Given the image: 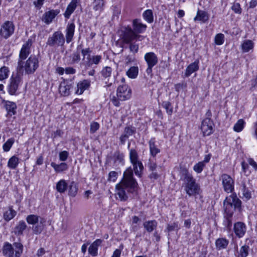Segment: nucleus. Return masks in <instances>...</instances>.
Returning <instances> with one entry per match:
<instances>
[{"label":"nucleus","instance_id":"nucleus-1","mask_svg":"<svg viewBox=\"0 0 257 257\" xmlns=\"http://www.w3.org/2000/svg\"><path fill=\"white\" fill-rule=\"evenodd\" d=\"M138 184L133 177V171L131 168L125 170L123 177L120 183L115 186L116 195L120 201H125L128 199L126 190L131 193H136Z\"/></svg>","mask_w":257,"mask_h":257},{"label":"nucleus","instance_id":"nucleus-2","mask_svg":"<svg viewBox=\"0 0 257 257\" xmlns=\"http://www.w3.org/2000/svg\"><path fill=\"white\" fill-rule=\"evenodd\" d=\"M77 50H80L82 59L80 66L83 67L85 69H88L94 67H97L102 61V57L100 55H93L91 54L92 52L90 48H83L82 45H79L77 47Z\"/></svg>","mask_w":257,"mask_h":257},{"label":"nucleus","instance_id":"nucleus-3","mask_svg":"<svg viewBox=\"0 0 257 257\" xmlns=\"http://www.w3.org/2000/svg\"><path fill=\"white\" fill-rule=\"evenodd\" d=\"M181 173V179L184 182L185 190L186 193L189 196L199 194L200 191V186L196 182V180L192 174L187 169H183Z\"/></svg>","mask_w":257,"mask_h":257},{"label":"nucleus","instance_id":"nucleus-4","mask_svg":"<svg viewBox=\"0 0 257 257\" xmlns=\"http://www.w3.org/2000/svg\"><path fill=\"white\" fill-rule=\"evenodd\" d=\"M26 220L30 225H32V230L34 234H39L44 228L46 219L37 215L30 214L26 217Z\"/></svg>","mask_w":257,"mask_h":257},{"label":"nucleus","instance_id":"nucleus-5","mask_svg":"<svg viewBox=\"0 0 257 257\" xmlns=\"http://www.w3.org/2000/svg\"><path fill=\"white\" fill-rule=\"evenodd\" d=\"M224 211H230L233 212V210L237 209L239 211L241 210V201L237 198L236 194H232L229 197H226L223 201Z\"/></svg>","mask_w":257,"mask_h":257},{"label":"nucleus","instance_id":"nucleus-6","mask_svg":"<svg viewBox=\"0 0 257 257\" xmlns=\"http://www.w3.org/2000/svg\"><path fill=\"white\" fill-rule=\"evenodd\" d=\"M17 71L11 76L7 86L8 91L11 95H17V91L22 81V71Z\"/></svg>","mask_w":257,"mask_h":257},{"label":"nucleus","instance_id":"nucleus-7","mask_svg":"<svg viewBox=\"0 0 257 257\" xmlns=\"http://www.w3.org/2000/svg\"><path fill=\"white\" fill-rule=\"evenodd\" d=\"M120 37L122 41L125 44H128L135 40H141L144 37L134 32L132 28L129 26L122 27Z\"/></svg>","mask_w":257,"mask_h":257},{"label":"nucleus","instance_id":"nucleus-8","mask_svg":"<svg viewBox=\"0 0 257 257\" xmlns=\"http://www.w3.org/2000/svg\"><path fill=\"white\" fill-rule=\"evenodd\" d=\"M65 38L61 31L55 32L51 36H50L46 42L47 45L50 47L57 48L64 45Z\"/></svg>","mask_w":257,"mask_h":257},{"label":"nucleus","instance_id":"nucleus-9","mask_svg":"<svg viewBox=\"0 0 257 257\" xmlns=\"http://www.w3.org/2000/svg\"><path fill=\"white\" fill-rule=\"evenodd\" d=\"M39 66L38 58L35 55H31L23 65V68L26 74H34Z\"/></svg>","mask_w":257,"mask_h":257},{"label":"nucleus","instance_id":"nucleus-10","mask_svg":"<svg viewBox=\"0 0 257 257\" xmlns=\"http://www.w3.org/2000/svg\"><path fill=\"white\" fill-rule=\"evenodd\" d=\"M32 45V40L29 39L28 41L23 45L19 54V59L18 62L17 71H23V60L27 58L30 54V48Z\"/></svg>","mask_w":257,"mask_h":257},{"label":"nucleus","instance_id":"nucleus-11","mask_svg":"<svg viewBox=\"0 0 257 257\" xmlns=\"http://www.w3.org/2000/svg\"><path fill=\"white\" fill-rule=\"evenodd\" d=\"M144 59L148 66L146 69V73L148 75H152L153 67L156 65L158 63V58L157 56L153 52H148L145 54L144 56Z\"/></svg>","mask_w":257,"mask_h":257},{"label":"nucleus","instance_id":"nucleus-12","mask_svg":"<svg viewBox=\"0 0 257 257\" xmlns=\"http://www.w3.org/2000/svg\"><path fill=\"white\" fill-rule=\"evenodd\" d=\"M15 26L11 21H6L0 29V36L1 37L7 39L14 33Z\"/></svg>","mask_w":257,"mask_h":257},{"label":"nucleus","instance_id":"nucleus-13","mask_svg":"<svg viewBox=\"0 0 257 257\" xmlns=\"http://www.w3.org/2000/svg\"><path fill=\"white\" fill-rule=\"evenodd\" d=\"M131 89L125 84L119 85L116 91V95L121 101L129 99L131 96Z\"/></svg>","mask_w":257,"mask_h":257},{"label":"nucleus","instance_id":"nucleus-14","mask_svg":"<svg viewBox=\"0 0 257 257\" xmlns=\"http://www.w3.org/2000/svg\"><path fill=\"white\" fill-rule=\"evenodd\" d=\"M221 178L224 191L227 193H231L234 190L233 180L226 174H222Z\"/></svg>","mask_w":257,"mask_h":257},{"label":"nucleus","instance_id":"nucleus-15","mask_svg":"<svg viewBox=\"0 0 257 257\" xmlns=\"http://www.w3.org/2000/svg\"><path fill=\"white\" fill-rule=\"evenodd\" d=\"M73 86V82L72 80L63 79L59 85V92L62 95L67 96L70 94V90Z\"/></svg>","mask_w":257,"mask_h":257},{"label":"nucleus","instance_id":"nucleus-16","mask_svg":"<svg viewBox=\"0 0 257 257\" xmlns=\"http://www.w3.org/2000/svg\"><path fill=\"white\" fill-rule=\"evenodd\" d=\"M59 13L60 10H51L46 12L42 17V21L46 24L49 25L52 22Z\"/></svg>","mask_w":257,"mask_h":257},{"label":"nucleus","instance_id":"nucleus-17","mask_svg":"<svg viewBox=\"0 0 257 257\" xmlns=\"http://www.w3.org/2000/svg\"><path fill=\"white\" fill-rule=\"evenodd\" d=\"M213 122L211 119H204L201 126L204 136H209L213 133Z\"/></svg>","mask_w":257,"mask_h":257},{"label":"nucleus","instance_id":"nucleus-18","mask_svg":"<svg viewBox=\"0 0 257 257\" xmlns=\"http://www.w3.org/2000/svg\"><path fill=\"white\" fill-rule=\"evenodd\" d=\"M233 230L236 236L241 238L246 232V225L242 222H237L234 224Z\"/></svg>","mask_w":257,"mask_h":257},{"label":"nucleus","instance_id":"nucleus-19","mask_svg":"<svg viewBox=\"0 0 257 257\" xmlns=\"http://www.w3.org/2000/svg\"><path fill=\"white\" fill-rule=\"evenodd\" d=\"M132 29L137 34H141L145 32L147 28V26L141 22L140 20L136 19L133 21Z\"/></svg>","mask_w":257,"mask_h":257},{"label":"nucleus","instance_id":"nucleus-20","mask_svg":"<svg viewBox=\"0 0 257 257\" xmlns=\"http://www.w3.org/2000/svg\"><path fill=\"white\" fill-rule=\"evenodd\" d=\"M90 86V81L88 79H84L81 81L79 82L77 84V89L76 90V94H82L84 91L88 89Z\"/></svg>","mask_w":257,"mask_h":257},{"label":"nucleus","instance_id":"nucleus-21","mask_svg":"<svg viewBox=\"0 0 257 257\" xmlns=\"http://www.w3.org/2000/svg\"><path fill=\"white\" fill-rule=\"evenodd\" d=\"M80 0H72L67 6L66 10L64 14V17L66 19H69L71 15L76 9L77 4L80 3Z\"/></svg>","mask_w":257,"mask_h":257},{"label":"nucleus","instance_id":"nucleus-22","mask_svg":"<svg viewBox=\"0 0 257 257\" xmlns=\"http://www.w3.org/2000/svg\"><path fill=\"white\" fill-rule=\"evenodd\" d=\"M75 28V26L74 23H69L67 25L66 29V39L67 43H69L73 40Z\"/></svg>","mask_w":257,"mask_h":257},{"label":"nucleus","instance_id":"nucleus-23","mask_svg":"<svg viewBox=\"0 0 257 257\" xmlns=\"http://www.w3.org/2000/svg\"><path fill=\"white\" fill-rule=\"evenodd\" d=\"M5 107L7 111V117H11L16 113L17 105L15 102L7 101Z\"/></svg>","mask_w":257,"mask_h":257},{"label":"nucleus","instance_id":"nucleus-24","mask_svg":"<svg viewBox=\"0 0 257 257\" xmlns=\"http://www.w3.org/2000/svg\"><path fill=\"white\" fill-rule=\"evenodd\" d=\"M233 214V212L230 211H224L223 225L228 230H230L232 226V216Z\"/></svg>","mask_w":257,"mask_h":257},{"label":"nucleus","instance_id":"nucleus-25","mask_svg":"<svg viewBox=\"0 0 257 257\" xmlns=\"http://www.w3.org/2000/svg\"><path fill=\"white\" fill-rule=\"evenodd\" d=\"M199 69V61L196 60L194 62L191 63L187 67L185 75L186 77H189L192 73L196 72Z\"/></svg>","mask_w":257,"mask_h":257},{"label":"nucleus","instance_id":"nucleus-26","mask_svg":"<svg viewBox=\"0 0 257 257\" xmlns=\"http://www.w3.org/2000/svg\"><path fill=\"white\" fill-rule=\"evenodd\" d=\"M101 242L102 240L100 239L95 240L88 248L89 253L93 256H96L97 255L98 246Z\"/></svg>","mask_w":257,"mask_h":257},{"label":"nucleus","instance_id":"nucleus-27","mask_svg":"<svg viewBox=\"0 0 257 257\" xmlns=\"http://www.w3.org/2000/svg\"><path fill=\"white\" fill-rule=\"evenodd\" d=\"M27 227L26 222L24 220L20 221L14 228V233L18 236L23 234V232Z\"/></svg>","mask_w":257,"mask_h":257},{"label":"nucleus","instance_id":"nucleus-28","mask_svg":"<svg viewBox=\"0 0 257 257\" xmlns=\"http://www.w3.org/2000/svg\"><path fill=\"white\" fill-rule=\"evenodd\" d=\"M3 253L6 257H15L14 248L11 243L7 242L5 244Z\"/></svg>","mask_w":257,"mask_h":257},{"label":"nucleus","instance_id":"nucleus-29","mask_svg":"<svg viewBox=\"0 0 257 257\" xmlns=\"http://www.w3.org/2000/svg\"><path fill=\"white\" fill-rule=\"evenodd\" d=\"M150 154L153 157H156L157 154L160 152V149L156 145L155 139L152 138L149 142Z\"/></svg>","mask_w":257,"mask_h":257},{"label":"nucleus","instance_id":"nucleus-30","mask_svg":"<svg viewBox=\"0 0 257 257\" xmlns=\"http://www.w3.org/2000/svg\"><path fill=\"white\" fill-rule=\"evenodd\" d=\"M105 2L104 0H93V9L99 15L104 10Z\"/></svg>","mask_w":257,"mask_h":257},{"label":"nucleus","instance_id":"nucleus-31","mask_svg":"<svg viewBox=\"0 0 257 257\" xmlns=\"http://www.w3.org/2000/svg\"><path fill=\"white\" fill-rule=\"evenodd\" d=\"M143 226L148 232L151 233L157 228V222L155 220L146 221L143 223Z\"/></svg>","mask_w":257,"mask_h":257},{"label":"nucleus","instance_id":"nucleus-32","mask_svg":"<svg viewBox=\"0 0 257 257\" xmlns=\"http://www.w3.org/2000/svg\"><path fill=\"white\" fill-rule=\"evenodd\" d=\"M17 212L14 210L12 206H9L8 209L6 210L3 214L4 219L7 222L10 221L16 215Z\"/></svg>","mask_w":257,"mask_h":257},{"label":"nucleus","instance_id":"nucleus-33","mask_svg":"<svg viewBox=\"0 0 257 257\" xmlns=\"http://www.w3.org/2000/svg\"><path fill=\"white\" fill-rule=\"evenodd\" d=\"M254 47L253 42L250 40H245L243 41L241 44V49L243 53L248 52L250 50H252Z\"/></svg>","mask_w":257,"mask_h":257},{"label":"nucleus","instance_id":"nucleus-34","mask_svg":"<svg viewBox=\"0 0 257 257\" xmlns=\"http://www.w3.org/2000/svg\"><path fill=\"white\" fill-rule=\"evenodd\" d=\"M132 164L135 174L140 177L141 176L142 172L144 169L142 163L140 160H137Z\"/></svg>","mask_w":257,"mask_h":257},{"label":"nucleus","instance_id":"nucleus-35","mask_svg":"<svg viewBox=\"0 0 257 257\" xmlns=\"http://www.w3.org/2000/svg\"><path fill=\"white\" fill-rule=\"evenodd\" d=\"M51 166L54 169L55 171L57 172H62L68 169V165L65 163H61L60 164H56L52 162Z\"/></svg>","mask_w":257,"mask_h":257},{"label":"nucleus","instance_id":"nucleus-36","mask_svg":"<svg viewBox=\"0 0 257 257\" xmlns=\"http://www.w3.org/2000/svg\"><path fill=\"white\" fill-rule=\"evenodd\" d=\"M68 188V185L66 181L64 179L60 180L56 184V188L57 191L60 193H63L65 192Z\"/></svg>","mask_w":257,"mask_h":257},{"label":"nucleus","instance_id":"nucleus-37","mask_svg":"<svg viewBox=\"0 0 257 257\" xmlns=\"http://www.w3.org/2000/svg\"><path fill=\"white\" fill-rule=\"evenodd\" d=\"M139 74V68L138 66H132L126 71V75L131 79H135Z\"/></svg>","mask_w":257,"mask_h":257},{"label":"nucleus","instance_id":"nucleus-38","mask_svg":"<svg viewBox=\"0 0 257 257\" xmlns=\"http://www.w3.org/2000/svg\"><path fill=\"white\" fill-rule=\"evenodd\" d=\"M15 248V257H21L23 251V245L20 242H14L13 244Z\"/></svg>","mask_w":257,"mask_h":257},{"label":"nucleus","instance_id":"nucleus-39","mask_svg":"<svg viewBox=\"0 0 257 257\" xmlns=\"http://www.w3.org/2000/svg\"><path fill=\"white\" fill-rule=\"evenodd\" d=\"M208 19V15L205 12L198 11L197 13V16L194 18V20L195 21H200L202 22H205Z\"/></svg>","mask_w":257,"mask_h":257},{"label":"nucleus","instance_id":"nucleus-40","mask_svg":"<svg viewBox=\"0 0 257 257\" xmlns=\"http://www.w3.org/2000/svg\"><path fill=\"white\" fill-rule=\"evenodd\" d=\"M215 243L217 248L220 249L226 247L228 244V241L225 238H221L217 239Z\"/></svg>","mask_w":257,"mask_h":257},{"label":"nucleus","instance_id":"nucleus-41","mask_svg":"<svg viewBox=\"0 0 257 257\" xmlns=\"http://www.w3.org/2000/svg\"><path fill=\"white\" fill-rule=\"evenodd\" d=\"M240 190L242 192L243 197L245 198L247 200H248L251 198V192L248 189V188L246 187L244 182L241 183Z\"/></svg>","mask_w":257,"mask_h":257},{"label":"nucleus","instance_id":"nucleus-42","mask_svg":"<svg viewBox=\"0 0 257 257\" xmlns=\"http://www.w3.org/2000/svg\"><path fill=\"white\" fill-rule=\"evenodd\" d=\"M78 189L77 184L74 181L71 182L69 186V195L75 197L77 193Z\"/></svg>","mask_w":257,"mask_h":257},{"label":"nucleus","instance_id":"nucleus-43","mask_svg":"<svg viewBox=\"0 0 257 257\" xmlns=\"http://www.w3.org/2000/svg\"><path fill=\"white\" fill-rule=\"evenodd\" d=\"M19 164V158L14 156L12 157L8 161V166L11 169H15Z\"/></svg>","mask_w":257,"mask_h":257},{"label":"nucleus","instance_id":"nucleus-44","mask_svg":"<svg viewBox=\"0 0 257 257\" xmlns=\"http://www.w3.org/2000/svg\"><path fill=\"white\" fill-rule=\"evenodd\" d=\"M143 16L144 19L149 23H152L154 21L153 12L151 10L145 11Z\"/></svg>","mask_w":257,"mask_h":257},{"label":"nucleus","instance_id":"nucleus-45","mask_svg":"<svg viewBox=\"0 0 257 257\" xmlns=\"http://www.w3.org/2000/svg\"><path fill=\"white\" fill-rule=\"evenodd\" d=\"M9 69L6 66H3L0 69V80L3 81L9 76Z\"/></svg>","mask_w":257,"mask_h":257},{"label":"nucleus","instance_id":"nucleus-46","mask_svg":"<svg viewBox=\"0 0 257 257\" xmlns=\"http://www.w3.org/2000/svg\"><path fill=\"white\" fill-rule=\"evenodd\" d=\"M124 155L123 153H120L119 151H116L114 152L113 158L115 163H120L123 161Z\"/></svg>","mask_w":257,"mask_h":257},{"label":"nucleus","instance_id":"nucleus-47","mask_svg":"<svg viewBox=\"0 0 257 257\" xmlns=\"http://www.w3.org/2000/svg\"><path fill=\"white\" fill-rule=\"evenodd\" d=\"M112 68L110 67L105 66L103 67L101 71V76L104 78L110 77L112 74Z\"/></svg>","mask_w":257,"mask_h":257},{"label":"nucleus","instance_id":"nucleus-48","mask_svg":"<svg viewBox=\"0 0 257 257\" xmlns=\"http://www.w3.org/2000/svg\"><path fill=\"white\" fill-rule=\"evenodd\" d=\"M245 122L242 119H239L233 126V130L236 132H241L244 128Z\"/></svg>","mask_w":257,"mask_h":257},{"label":"nucleus","instance_id":"nucleus-49","mask_svg":"<svg viewBox=\"0 0 257 257\" xmlns=\"http://www.w3.org/2000/svg\"><path fill=\"white\" fill-rule=\"evenodd\" d=\"M180 229L179 224L178 222H173L171 224H168L167 225L166 229L165 230L167 232H171L172 231H178Z\"/></svg>","mask_w":257,"mask_h":257},{"label":"nucleus","instance_id":"nucleus-50","mask_svg":"<svg viewBox=\"0 0 257 257\" xmlns=\"http://www.w3.org/2000/svg\"><path fill=\"white\" fill-rule=\"evenodd\" d=\"M162 106L166 109L167 113L171 115L173 113V107L169 101H163Z\"/></svg>","mask_w":257,"mask_h":257},{"label":"nucleus","instance_id":"nucleus-51","mask_svg":"<svg viewBox=\"0 0 257 257\" xmlns=\"http://www.w3.org/2000/svg\"><path fill=\"white\" fill-rule=\"evenodd\" d=\"M130 159L131 163L139 160V156L135 149H132L130 150Z\"/></svg>","mask_w":257,"mask_h":257},{"label":"nucleus","instance_id":"nucleus-52","mask_svg":"<svg viewBox=\"0 0 257 257\" xmlns=\"http://www.w3.org/2000/svg\"><path fill=\"white\" fill-rule=\"evenodd\" d=\"M249 247L248 245L242 246L239 250V256L240 257H246L248 254Z\"/></svg>","mask_w":257,"mask_h":257},{"label":"nucleus","instance_id":"nucleus-53","mask_svg":"<svg viewBox=\"0 0 257 257\" xmlns=\"http://www.w3.org/2000/svg\"><path fill=\"white\" fill-rule=\"evenodd\" d=\"M14 143V139L11 138L9 139L3 145V149L5 152H8Z\"/></svg>","mask_w":257,"mask_h":257},{"label":"nucleus","instance_id":"nucleus-54","mask_svg":"<svg viewBox=\"0 0 257 257\" xmlns=\"http://www.w3.org/2000/svg\"><path fill=\"white\" fill-rule=\"evenodd\" d=\"M204 167L205 164L204 162H199L194 166L193 170L196 173H200L202 171Z\"/></svg>","mask_w":257,"mask_h":257},{"label":"nucleus","instance_id":"nucleus-55","mask_svg":"<svg viewBox=\"0 0 257 257\" xmlns=\"http://www.w3.org/2000/svg\"><path fill=\"white\" fill-rule=\"evenodd\" d=\"M224 36L223 34H217L215 37V43L217 45H222L224 43Z\"/></svg>","mask_w":257,"mask_h":257},{"label":"nucleus","instance_id":"nucleus-56","mask_svg":"<svg viewBox=\"0 0 257 257\" xmlns=\"http://www.w3.org/2000/svg\"><path fill=\"white\" fill-rule=\"evenodd\" d=\"M135 133V128L132 126H126L125 127L124 130L123 135L126 137L128 138L130 136H132Z\"/></svg>","mask_w":257,"mask_h":257},{"label":"nucleus","instance_id":"nucleus-57","mask_svg":"<svg viewBox=\"0 0 257 257\" xmlns=\"http://www.w3.org/2000/svg\"><path fill=\"white\" fill-rule=\"evenodd\" d=\"M241 167L245 175L248 176L249 175H250L251 172L248 169L249 166L247 163H246L244 161L242 162Z\"/></svg>","mask_w":257,"mask_h":257},{"label":"nucleus","instance_id":"nucleus-58","mask_svg":"<svg viewBox=\"0 0 257 257\" xmlns=\"http://www.w3.org/2000/svg\"><path fill=\"white\" fill-rule=\"evenodd\" d=\"M129 44L130 51L134 54L137 53L139 50V45L136 44L135 43H132V42Z\"/></svg>","mask_w":257,"mask_h":257},{"label":"nucleus","instance_id":"nucleus-59","mask_svg":"<svg viewBox=\"0 0 257 257\" xmlns=\"http://www.w3.org/2000/svg\"><path fill=\"white\" fill-rule=\"evenodd\" d=\"M231 9L236 14H241V9L239 3H234L231 7Z\"/></svg>","mask_w":257,"mask_h":257},{"label":"nucleus","instance_id":"nucleus-60","mask_svg":"<svg viewBox=\"0 0 257 257\" xmlns=\"http://www.w3.org/2000/svg\"><path fill=\"white\" fill-rule=\"evenodd\" d=\"M69 156V153L66 151H63L59 153V159L61 161H66Z\"/></svg>","mask_w":257,"mask_h":257},{"label":"nucleus","instance_id":"nucleus-61","mask_svg":"<svg viewBox=\"0 0 257 257\" xmlns=\"http://www.w3.org/2000/svg\"><path fill=\"white\" fill-rule=\"evenodd\" d=\"M99 127V124L96 122H93L91 123L90 132L91 134H93L96 132Z\"/></svg>","mask_w":257,"mask_h":257},{"label":"nucleus","instance_id":"nucleus-62","mask_svg":"<svg viewBox=\"0 0 257 257\" xmlns=\"http://www.w3.org/2000/svg\"><path fill=\"white\" fill-rule=\"evenodd\" d=\"M118 173L115 171H111L108 174V181L114 182L117 178Z\"/></svg>","mask_w":257,"mask_h":257},{"label":"nucleus","instance_id":"nucleus-63","mask_svg":"<svg viewBox=\"0 0 257 257\" xmlns=\"http://www.w3.org/2000/svg\"><path fill=\"white\" fill-rule=\"evenodd\" d=\"M80 60V55L79 52L73 53L72 55V63L78 62Z\"/></svg>","mask_w":257,"mask_h":257},{"label":"nucleus","instance_id":"nucleus-64","mask_svg":"<svg viewBox=\"0 0 257 257\" xmlns=\"http://www.w3.org/2000/svg\"><path fill=\"white\" fill-rule=\"evenodd\" d=\"M63 134V132L61 130H57L56 132H54L52 137L53 139L57 138L58 137H61Z\"/></svg>","mask_w":257,"mask_h":257}]
</instances>
